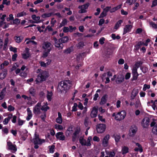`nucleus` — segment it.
<instances>
[{"instance_id":"nucleus-1","label":"nucleus","mask_w":157,"mask_h":157,"mask_svg":"<svg viewBox=\"0 0 157 157\" xmlns=\"http://www.w3.org/2000/svg\"><path fill=\"white\" fill-rule=\"evenodd\" d=\"M39 72V74L37 75V78L35 81L37 84L45 81L49 77V75L48 71H46L42 70L41 69H38L37 73Z\"/></svg>"},{"instance_id":"nucleus-2","label":"nucleus","mask_w":157,"mask_h":157,"mask_svg":"<svg viewBox=\"0 0 157 157\" xmlns=\"http://www.w3.org/2000/svg\"><path fill=\"white\" fill-rule=\"evenodd\" d=\"M71 84V82L69 80L61 81L58 84L57 89L58 91L60 92L61 93L63 92L64 91L66 92L67 90L70 89Z\"/></svg>"},{"instance_id":"nucleus-3","label":"nucleus","mask_w":157,"mask_h":157,"mask_svg":"<svg viewBox=\"0 0 157 157\" xmlns=\"http://www.w3.org/2000/svg\"><path fill=\"white\" fill-rule=\"evenodd\" d=\"M106 128V125L105 124H98L96 126V129L97 133H101L105 131Z\"/></svg>"},{"instance_id":"nucleus-4","label":"nucleus","mask_w":157,"mask_h":157,"mask_svg":"<svg viewBox=\"0 0 157 157\" xmlns=\"http://www.w3.org/2000/svg\"><path fill=\"white\" fill-rule=\"evenodd\" d=\"M126 116V112L124 111L118 112L115 117V119L117 121H120L123 120Z\"/></svg>"},{"instance_id":"nucleus-5","label":"nucleus","mask_w":157,"mask_h":157,"mask_svg":"<svg viewBox=\"0 0 157 157\" xmlns=\"http://www.w3.org/2000/svg\"><path fill=\"white\" fill-rule=\"evenodd\" d=\"M137 127L136 125L133 124L132 125L130 128V130L128 133L129 136L133 137L134 136L137 131Z\"/></svg>"},{"instance_id":"nucleus-6","label":"nucleus","mask_w":157,"mask_h":157,"mask_svg":"<svg viewBox=\"0 0 157 157\" xmlns=\"http://www.w3.org/2000/svg\"><path fill=\"white\" fill-rule=\"evenodd\" d=\"M53 38L54 41L55 47L59 48V49H62L63 48V45L61 43V42L59 39L58 40L55 36H54Z\"/></svg>"},{"instance_id":"nucleus-7","label":"nucleus","mask_w":157,"mask_h":157,"mask_svg":"<svg viewBox=\"0 0 157 157\" xmlns=\"http://www.w3.org/2000/svg\"><path fill=\"white\" fill-rule=\"evenodd\" d=\"M41 106V103L38 102L33 107V112L35 114L38 115L40 113V107Z\"/></svg>"},{"instance_id":"nucleus-8","label":"nucleus","mask_w":157,"mask_h":157,"mask_svg":"<svg viewBox=\"0 0 157 157\" xmlns=\"http://www.w3.org/2000/svg\"><path fill=\"white\" fill-rule=\"evenodd\" d=\"M150 120L147 117H145L143 119L142 125L144 128H147L149 124Z\"/></svg>"},{"instance_id":"nucleus-9","label":"nucleus","mask_w":157,"mask_h":157,"mask_svg":"<svg viewBox=\"0 0 157 157\" xmlns=\"http://www.w3.org/2000/svg\"><path fill=\"white\" fill-rule=\"evenodd\" d=\"M110 138L109 135V134L106 135L104 137L102 141V146L104 147H106L108 145L109 140Z\"/></svg>"},{"instance_id":"nucleus-10","label":"nucleus","mask_w":157,"mask_h":157,"mask_svg":"<svg viewBox=\"0 0 157 157\" xmlns=\"http://www.w3.org/2000/svg\"><path fill=\"white\" fill-rule=\"evenodd\" d=\"M7 145L8 146V149L10 150H12V152L14 153L17 150L16 146L15 145H13L11 142H8Z\"/></svg>"},{"instance_id":"nucleus-11","label":"nucleus","mask_w":157,"mask_h":157,"mask_svg":"<svg viewBox=\"0 0 157 157\" xmlns=\"http://www.w3.org/2000/svg\"><path fill=\"white\" fill-rule=\"evenodd\" d=\"M98 112V108L94 107L91 111L90 116L91 118H95L97 117Z\"/></svg>"},{"instance_id":"nucleus-12","label":"nucleus","mask_w":157,"mask_h":157,"mask_svg":"<svg viewBox=\"0 0 157 157\" xmlns=\"http://www.w3.org/2000/svg\"><path fill=\"white\" fill-rule=\"evenodd\" d=\"M132 28V26L131 25H126L124 28L123 35L130 32Z\"/></svg>"},{"instance_id":"nucleus-13","label":"nucleus","mask_w":157,"mask_h":157,"mask_svg":"<svg viewBox=\"0 0 157 157\" xmlns=\"http://www.w3.org/2000/svg\"><path fill=\"white\" fill-rule=\"evenodd\" d=\"M56 137L60 140H65V136L62 132H59L56 134Z\"/></svg>"},{"instance_id":"nucleus-14","label":"nucleus","mask_w":157,"mask_h":157,"mask_svg":"<svg viewBox=\"0 0 157 157\" xmlns=\"http://www.w3.org/2000/svg\"><path fill=\"white\" fill-rule=\"evenodd\" d=\"M124 77L122 75H118L117 77L116 82L117 84H120L124 81Z\"/></svg>"},{"instance_id":"nucleus-15","label":"nucleus","mask_w":157,"mask_h":157,"mask_svg":"<svg viewBox=\"0 0 157 157\" xmlns=\"http://www.w3.org/2000/svg\"><path fill=\"white\" fill-rule=\"evenodd\" d=\"M113 53V49L111 48H108L107 49L106 52L105 53V56L106 58H109L111 56Z\"/></svg>"},{"instance_id":"nucleus-16","label":"nucleus","mask_w":157,"mask_h":157,"mask_svg":"<svg viewBox=\"0 0 157 157\" xmlns=\"http://www.w3.org/2000/svg\"><path fill=\"white\" fill-rule=\"evenodd\" d=\"M26 53L22 54L21 55L22 58L25 59H27L30 56V55L29 52V49L26 48Z\"/></svg>"},{"instance_id":"nucleus-17","label":"nucleus","mask_w":157,"mask_h":157,"mask_svg":"<svg viewBox=\"0 0 157 157\" xmlns=\"http://www.w3.org/2000/svg\"><path fill=\"white\" fill-rule=\"evenodd\" d=\"M52 45L48 41L45 42L43 45L42 48L44 50H47L51 48V46Z\"/></svg>"},{"instance_id":"nucleus-18","label":"nucleus","mask_w":157,"mask_h":157,"mask_svg":"<svg viewBox=\"0 0 157 157\" xmlns=\"http://www.w3.org/2000/svg\"><path fill=\"white\" fill-rule=\"evenodd\" d=\"M2 72H3V73H1L0 74L1 75H2V76H1L0 78V79L2 80L4 79L6 77L7 74V70L6 69H3V70H2Z\"/></svg>"},{"instance_id":"nucleus-19","label":"nucleus","mask_w":157,"mask_h":157,"mask_svg":"<svg viewBox=\"0 0 157 157\" xmlns=\"http://www.w3.org/2000/svg\"><path fill=\"white\" fill-rule=\"evenodd\" d=\"M123 21L122 20H119L116 23L114 27V29L116 30L118 29L120 27L122 23H123Z\"/></svg>"},{"instance_id":"nucleus-20","label":"nucleus","mask_w":157,"mask_h":157,"mask_svg":"<svg viewBox=\"0 0 157 157\" xmlns=\"http://www.w3.org/2000/svg\"><path fill=\"white\" fill-rule=\"evenodd\" d=\"M79 143L82 146H87V145L86 140L84 139L83 137L81 136L79 138Z\"/></svg>"},{"instance_id":"nucleus-21","label":"nucleus","mask_w":157,"mask_h":157,"mask_svg":"<svg viewBox=\"0 0 157 157\" xmlns=\"http://www.w3.org/2000/svg\"><path fill=\"white\" fill-rule=\"evenodd\" d=\"M107 98V95H105L102 97L101 101L100 102V104L101 105H103L105 104L107 101L106 98Z\"/></svg>"},{"instance_id":"nucleus-22","label":"nucleus","mask_w":157,"mask_h":157,"mask_svg":"<svg viewBox=\"0 0 157 157\" xmlns=\"http://www.w3.org/2000/svg\"><path fill=\"white\" fill-rule=\"evenodd\" d=\"M73 131V127L71 126L69 127L66 132V135L67 137L70 136L71 132Z\"/></svg>"},{"instance_id":"nucleus-23","label":"nucleus","mask_w":157,"mask_h":157,"mask_svg":"<svg viewBox=\"0 0 157 157\" xmlns=\"http://www.w3.org/2000/svg\"><path fill=\"white\" fill-rule=\"evenodd\" d=\"M29 92L30 94L33 97H35L36 95V90L33 87H31L29 89Z\"/></svg>"},{"instance_id":"nucleus-24","label":"nucleus","mask_w":157,"mask_h":157,"mask_svg":"<svg viewBox=\"0 0 157 157\" xmlns=\"http://www.w3.org/2000/svg\"><path fill=\"white\" fill-rule=\"evenodd\" d=\"M51 50V48H50L46 50H45V51L43 53V57H46L48 56V54L50 52Z\"/></svg>"},{"instance_id":"nucleus-25","label":"nucleus","mask_w":157,"mask_h":157,"mask_svg":"<svg viewBox=\"0 0 157 157\" xmlns=\"http://www.w3.org/2000/svg\"><path fill=\"white\" fill-rule=\"evenodd\" d=\"M47 93L48 94L47 95V100L48 101H51L52 99V97L53 95V94L52 92H49L48 91H47Z\"/></svg>"},{"instance_id":"nucleus-26","label":"nucleus","mask_w":157,"mask_h":157,"mask_svg":"<svg viewBox=\"0 0 157 157\" xmlns=\"http://www.w3.org/2000/svg\"><path fill=\"white\" fill-rule=\"evenodd\" d=\"M23 39V37L21 36H15V39L17 43H19L21 42L22 40Z\"/></svg>"},{"instance_id":"nucleus-27","label":"nucleus","mask_w":157,"mask_h":157,"mask_svg":"<svg viewBox=\"0 0 157 157\" xmlns=\"http://www.w3.org/2000/svg\"><path fill=\"white\" fill-rule=\"evenodd\" d=\"M62 43H64L68 41L69 40L68 37L67 36H65L59 39Z\"/></svg>"},{"instance_id":"nucleus-28","label":"nucleus","mask_w":157,"mask_h":157,"mask_svg":"<svg viewBox=\"0 0 157 157\" xmlns=\"http://www.w3.org/2000/svg\"><path fill=\"white\" fill-rule=\"evenodd\" d=\"M129 148L126 146H124L122 148V152L123 154H126L128 152Z\"/></svg>"},{"instance_id":"nucleus-29","label":"nucleus","mask_w":157,"mask_h":157,"mask_svg":"<svg viewBox=\"0 0 157 157\" xmlns=\"http://www.w3.org/2000/svg\"><path fill=\"white\" fill-rule=\"evenodd\" d=\"M89 3H88L85 4H84L83 5L79 6H78V8H82L86 10V9L88 8L89 6Z\"/></svg>"},{"instance_id":"nucleus-30","label":"nucleus","mask_w":157,"mask_h":157,"mask_svg":"<svg viewBox=\"0 0 157 157\" xmlns=\"http://www.w3.org/2000/svg\"><path fill=\"white\" fill-rule=\"evenodd\" d=\"M73 51L72 47L69 48L63 51V53L66 54L70 53Z\"/></svg>"},{"instance_id":"nucleus-31","label":"nucleus","mask_w":157,"mask_h":157,"mask_svg":"<svg viewBox=\"0 0 157 157\" xmlns=\"http://www.w3.org/2000/svg\"><path fill=\"white\" fill-rule=\"evenodd\" d=\"M132 80L133 81L136 80L139 75L138 73H132Z\"/></svg>"},{"instance_id":"nucleus-32","label":"nucleus","mask_w":157,"mask_h":157,"mask_svg":"<svg viewBox=\"0 0 157 157\" xmlns=\"http://www.w3.org/2000/svg\"><path fill=\"white\" fill-rule=\"evenodd\" d=\"M67 20L66 19L64 18L62 21L61 23L60 24L59 27H61L63 26L67 25Z\"/></svg>"},{"instance_id":"nucleus-33","label":"nucleus","mask_w":157,"mask_h":157,"mask_svg":"<svg viewBox=\"0 0 157 157\" xmlns=\"http://www.w3.org/2000/svg\"><path fill=\"white\" fill-rule=\"evenodd\" d=\"M113 136L116 143H118L121 138V136L120 135L118 134H116L115 135H114Z\"/></svg>"},{"instance_id":"nucleus-34","label":"nucleus","mask_w":157,"mask_h":157,"mask_svg":"<svg viewBox=\"0 0 157 157\" xmlns=\"http://www.w3.org/2000/svg\"><path fill=\"white\" fill-rule=\"evenodd\" d=\"M48 147L49 149V152L50 153H53L54 152L55 148V145H52L51 146H49Z\"/></svg>"},{"instance_id":"nucleus-35","label":"nucleus","mask_w":157,"mask_h":157,"mask_svg":"<svg viewBox=\"0 0 157 157\" xmlns=\"http://www.w3.org/2000/svg\"><path fill=\"white\" fill-rule=\"evenodd\" d=\"M143 64V62L141 61H137L135 64L134 67L136 68H139Z\"/></svg>"},{"instance_id":"nucleus-36","label":"nucleus","mask_w":157,"mask_h":157,"mask_svg":"<svg viewBox=\"0 0 157 157\" xmlns=\"http://www.w3.org/2000/svg\"><path fill=\"white\" fill-rule=\"evenodd\" d=\"M111 37L112 39L113 40H115L116 39L117 40H119L121 38V36L119 35H117V36H116V34L114 33H113L111 35Z\"/></svg>"},{"instance_id":"nucleus-37","label":"nucleus","mask_w":157,"mask_h":157,"mask_svg":"<svg viewBox=\"0 0 157 157\" xmlns=\"http://www.w3.org/2000/svg\"><path fill=\"white\" fill-rule=\"evenodd\" d=\"M26 15V13L24 11L21 12L20 13H18L17 15V17H23L24 16Z\"/></svg>"},{"instance_id":"nucleus-38","label":"nucleus","mask_w":157,"mask_h":157,"mask_svg":"<svg viewBox=\"0 0 157 157\" xmlns=\"http://www.w3.org/2000/svg\"><path fill=\"white\" fill-rule=\"evenodd\" d=\"M78 105L76 103H75L74 104V105L72 107V110L71 111L72 112H75L77 111V107Z\"/></svg>"},{"instance_id":"nucleus-39","label":"nucleus","mask_w":157,"mask_h":157,"mask_svg":"<svg viewBox=\"0 0 157 157\" xmlns=\"http://www.w3.org/2000/svg\"><path fill=\"white\" fill-rule=\"evenodd\" d=\"M92 137L91 136H89L87 139V142H86L87 146H90L91 145L90 142L92 140Z\"/></svg>"},{"instance_id":"nucleus-40","label":"nucleus","mask_w":157,"mask_h":157,"mask_svg":"<svg viewBox=\"0 0 157 157\" xmlns=\"http://www.w3.org/2000/svg\"><path fill=\"white\" fill-rule=\"evenodd\" d=\"M150 25L153 28L155 29H157V25L155 24L154 22L151 21L149 23Z\"/></svg>"},{"instance_id":"nucleus-41","label":"nucleus","mask_w":157,"mask_h":157,"mask_svg":"<svg viewBox=\"0 0 157 157\" xmlns=\"http://www.w3.org/2000/svg\"><path fill=\"white\" fill-rule=\"evenodd\" d=\"M136 145L138 146L139 148L140 152H142L143 151V149L142 146L138 143H136Z\"/></svg>"},{"instance_id":"nucleus-42","label":"nucleus","mask_w":157,"mask_h":157,"mask_svg":"<svg viewBox=\"0 0 157 157\" xmlns=\"http://www.w3.org/2000/svg\"><path fill=\"white\" fill-rule=\"evenodd\" d=\"M10 50L11 51L15 53L17 52V48L15 47H13L12 46H10Z\"/></svg>"},{"instance_id":"nucleus-43","label":"nucleus","mask_w":157,"mask_h":157,"mask_svg":"<svg viewBox=\"0 0 157 157\" xmlns=\"http://www.w3.org/2000/svg\"><path fill=\"white\" fill-rule=\"evenodd\" d=\"M20 23V20L18 18H15L13 20V24L18 25Z\"/></svg>"},{"instance_id":"nucleus-44","label":"nucleus","mask_w":157,"mask_h":157,"mask_svg":"<svg viewBox=\"0 0 157 157\" xmlns=\"http://www.w3.org/2000/svg\"><path fill=\"white\" fill-rule=\"evenodd\" d=\"M81 131V129L80 127L79 128H76V130H75L74 132V133L75 134H76L77 135H78L80 133V132Z\"/></svg>"},{"instance_id":"nucleus-45","label":"nucleus","mask_w":157,"mask_h":157,"mask_svg":"<svg viewBox=\"0 0 157 157\" xmlns=\"http://www.w3.org/2000/svg\"><path fill=\"white\" fill-rule=\"evenodd\" d=\"M107 15L106 13L104 11L101 12V13L100 16L99 17V18H103L105 17H106Z\"/></svg>"},{"instance_id":"nucleus-46","label":"nucleus","mask_w":157,"mask_h":157,"mask_svg":"<svg viewBox=\"0 0 157 157\" xmlns=\"http://www.w3.org/2000/svg\"><path fill=\"white\" fill-rule=\"evenodd\" d=\"M105 40V38L104 37H102L100 38L99 40V42L101 45H103L105 43L104 41Z\"/></svg>"},{"instance_id":"nucleus-47","label":"nucleus","mask_w":157,"mask_h":157,"mask_svg":"<svg viewBox=\"0 0 157 157\" xmlns=\"http://www.w3.org/2000/svg\"><path fill=\"white\" fill-rule=\"evenodd\" d=\"M8 110L10 112L13 111L14 110V108L11 105H9L8 107Z\"/></svg>"},{"instance_id":"nucleus-48","label":"nucleus","mask_w":157,"mask_h":157,"mask_svg":"<svg viewBox=\"0 0 157 157\" xmlns=\"http://www.w3.org/2000/svg\"><path fill=\"white\" fill-rule=\"evenodd\" d=\"M25 121H24L20 118H18V124L19 126H21L23 124Z\"/></svg>"},{"instance_id":"nucleus-49","label":"nucleus","mask_w":157,"mask_h":157,"mask_svg":"<svg viewBox=\"0 0 157 157\" xmlns=\"http://www.w3.org/2000/svg\"><path fill=\"white\" fill-rule=\"evenodd\" d=\"M19 75L21 77L25 78L27 76V74L25 71H23L20 73Z\"/></svg>"},{"instance_id":"nucleus-50","label":"nucleus","mask_w":157,"mask_h":157,"mask_svg":"<svg viewBox=\"0 0 157 157\" xmlns=\"http://www.w3.org/2000/svg\"><path fill=\"white\" fill-rule=\"evenodd\" d=\"M46 117V114L45 112L43 113V114L40 116L41 120L44 121H45V118Z\"/></svg>"},{"instance_id":"nucleus-51","label":"nucleus","mask_w":157,"mask_h":157,"mask_svg":"<svg viewBox=\"0 0 157 157\" xmlns=\"http://www.w3.org/2000/svg\"><path fill=\"white\" fill-rule=\"evenodd\" d=\"M150 86L148 85H147L146 84H145L144 85V87L143 88V90L144 91H146L147 89H149L150 88Z\"/></svg>"},{"instance_id":"nucleus-52","label":"nucleus","mask_w":157,"mask_h":157,"mask_svg":"<svg viewBox=\"0 0 157 157\" xmlns=\"http://www.w3.org/2000/svg\"><path fill=\"white\" fill-rule=\"evenodd\" d=\"M84 46V43L83 42H80L78 43L77 45V47L79 48L82 47Z\"/></svg>"},{"instance_id":"nucleus-53","label":"nucleus","mask_w":157,"mask_h":157,"mask_svg":"<svg viewBox=\"0 0 157 157\" xmlns=\"http://www.w3.org/2000/svg\"><path fill=\"white\" fill-rule=\"evenodd\" d=\"M79 9H80V10H79L78 11V13H86L87 12V10L85 9H84L82 8H79Z\"/></svg>"},{"instance_id":"nucleus-54","label":"nucleus","mask_w":157,"mask_h":157,"mask_svg":"<svg viewBox=\"0 0 157 157\" xmlns=\"http://www.w3.org/2000/svg\"><path fill=\"white\" fill-rule=\"evenodd\" d=\"M10 1H7V0H3L2 2V4H6V5L8 6L10 4Z\"/></svg>"},{"instance_id":"nucleus-55","label":"nucleus","mask_w":157,"mask_h":157,"mask_svg":"<svg viewBox=\"0 0 157 157\" xmlns=\"http://www.w3.org/2000/svg\"><path fill=\"white\" fill-rule=\"evenodd\" d=\"M17 53H14L12 55V60L13 61H15L16 60V58L17 57Z\"/></svg>"},{"instance_id":"nucleus-56","label":"nucleus","mask_w":157,"mask_h":157,"mask_svg":"<svg viewBox=\"0 0 157 157\" xmlns=\"http://www.w3.org/2000/svg\"><path fill=\"white\" fill-rule=\"evenodd\" d=\"M105 22V20L104 19H101L98 22V25L100 26L102 25Z\"/></svg>"},{"instance_id":"nucleus-57","label":"nucleus","mask_w":157,"mask_h":157,"mask_svg":"<svg viewBox=\"0 0 157 157\" xmlns=\"http://www.w3.org/2000/svg\"><path fill=\"white\" fill-rule=\"evenodd\" d=\"M62 118H57L56 119V122L59 124H62Z\"/></svg>"},{"instance_id":"nucleus-58","label":"nucleus","mask_w":157,"mask_h":157,"mask_svg":"<svg viewBox=\"0 0 157 157\" xmlns=\"http://www.w3.org/2000/svg\"><path fill=\"white\" fill-rule=\"evenodd\" d=\"M50 108L48 106H47L44 107L43 106H42V107L41 108V109L42 111H44V112H45L47 111Z\"/></svg>"},{"instance_id":"nucleus-59","label":"nucleus","mask_w":157,"mask_h":157,"mask_svg":"<svg viewBox=\"0 0 157 157\" xmlns=\"http://www.w3.org/2000/svg\"><path fill=\"white\" fill-rule=\"evenodd\" d=\"M55 127L56 128L58 129L59 130H62L63 128L62 125L59 124H56L55 125Z\"/></svg>"},{"instance_id":"nucleus-60","label":"nucleus","mask_w":157,"mask_h":157,"mask_svg":"<svg viewBox=\"0 0 157 157\" xmlns=\"http://www.w3.org/2000/svg\"><path fill=\"white\" fill-rule=\"evenodd\" d=\"M157 5V0H154L152 2V5L151 7L153 8Z\"/></svg>"},{"instance_id":"nucleus-61","label":"nucleus","mask_w":157,"mask_h":157,"mask_svg":"<svg viewBox=\"0 0 157 157\" xmlns=\"http://www.w3.org/2000/svg\"><path fill=\"white\" fill-rule=\"evenodd\" d=\"M131 76V73L127 72L125 75V79L126 80L129 79Z\"/></svg>"},{"instance_id":"nucleus-62","label":"nucleus","mask_w":157,"mask_h":157,"mask_svg":"<svg viewBox=\"0 0 157 157\" xmlns=\"http://www.w3.org/2000/svg\"><path fill=\"white\" fill-rule=\"evenodd\" d=\"M33 116L32 114H28V115L26 118V120L29 121L32 117Z\"/></svg>"},{"instance_id":"nucleus-63","label":"nucleus","mask_w":157,"mask_h":157,"mask_svg":"<svg viewBox=\"0 0 157 157\" xmlns=\"http://www.w3.org/2000/svg\"><path fill=\"white\" fill-rule=\"evenodd\" d=\"M77 106L81 110H82L83 109L82 104L80 102L78 103V105Z\"/></svg>"},{"instance_id":"nucleus-64","label":"nucleus","mask_w":157,"mask_h":157,"mask_svg":"<svg viewBox=\"0 0 157 157\" xmlns=\"http://www.w3.org/2000/svg\"><path fill=\"white\" fill-rule=\"evenodd\" d=\"M93 140L94 141L99 142L100 141V139L98 137L94 136L93 138Z\"/></svg>"}]
</instances>
